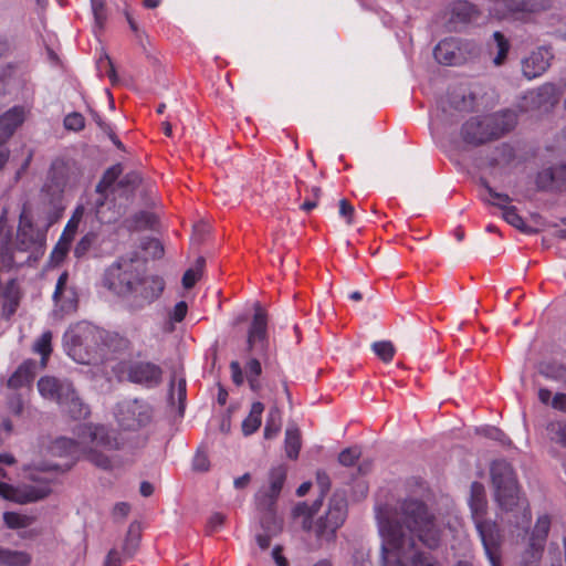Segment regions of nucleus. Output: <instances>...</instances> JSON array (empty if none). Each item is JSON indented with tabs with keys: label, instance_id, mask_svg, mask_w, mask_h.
Masks as SVG:
<instances>
[{
	"label": "nucleus",
	"instance_id": "f257e3e1",
	"mask_svg": "<svg viewBox=\"0 0 566 566\" xmlns=\"http://www.w3.org/2000/svg\"><path fill=\"white\" fill-rule=\"evenodd\" d=\"M377 517L382 536L381 564L386 563L387 557L389 558V555L396 551L389 543L394 534L400 539L396 547L400 558L417 551L416 539L430 549L437 548L440 544L441 532L436 524V518L421 500L405 499L398 504L392 516H385L379 512Z\"/></svg>",
	"mask_w": 566,
	"mask_h": 566
},
{
	"label": "nucleus",
	"instance_id": "f03ea898",
	"mask_svg": "<svg viewBox=\"0 0 566 566\" xmlns=\"http://www.w3.org/2000/svg\"><path fill=\"white\" fill-rule=\"evenodd\" d=\"M316 483L319 488V496L310 505L306 502L297 503L292 515L294 518L302 517V528L313 532L322 545L323 542H332L336 531L343 525L347 514V501L344 496L334 494L329 500L328 510L325 516H321L314 524L313 516L321 510L323 500L331 489V479L325 471H317Z\"/></svg>",
	"mask_w": 566,
	"mask_h": 566
},
{
	"label": "nucleus",
	"instance_id": "7ed1b4c3",
	"mask_svg": "<svg viewBox=\"0 0 566 566\" xmlns=\"http://www.w3.org/2000/svg\"><path fill=\"white\" fill-rule=\"evenodd\" d=\"M45 240L46 231L36 228L23 210L14 241L0 245V270L36 262L44 254Z\"/></svg>",
	"mask_w": 566,
	"mask_h": 566
},
{
	"label": "nucleus",
	"instance_id": "20e7f679",
	"mask_svg": "<svg viewBox=\"0 0 566 566\" xmlns=\"http://www.w3.org/2000/svg\"><path fill=\"white\" fill-rule=\"evenodd\" d=\"M517 124V114L512 109L475 115L465 120L460 130L462 140L479 147L497 140L511 133Z\"/></svg>",
	"mask_w": 566,
	"mask_h": 566
},
{
	"label": "nucleus",
	"instance_id": "39448f33",
	"mask_svg": "<svg viewBox=\"0 0 566 566\" xmlns=\"http://www.w3.org/2000/svg\"><path fill=\"white\" fill-rule=\"evenodd\" d=\"M469 506L486 558L491 566H502L503 534L496 522L485 518L488 502L480 482L471 484Z\"/></svg>",
	"mask_w": 566,
	"mask_h": 566
},
{
	"label": "nucleus",
	"instance_id": "423d86ee",
	"mask_svg": "<svg viewBox=\"0 0 566 566\" xmlns=\"http://www.w3.org/2000/svg\"><path fill=\"white\" fill-rule=\"evenodd\" d=\"M67 355L78 364L90 365L97 361L104 352V329L81 322L71 326L63 336Z\"/></svg>",
	"mask_w": 566,
	"mask_h": 566
},
{
	"label": "nucleus",
	"instance_id": "0eeeda50",
	"mask_svg": "<svg viewBox=\"0 0 566 566\" xmlns=\"http://www.w3.org/2000/svg\"><path fill=\"white\" fill-rule=\"evenodd\" d=\"M145 273L144 265L136 258L120 256L113 262L103 276V285L117 295L133 294L136 282Z\"/></svg>",
	"mask_w": 566,
	"mask_h": 566
},
{
	"label": "nucleus",
	"instance_id": "6e6552de",
	"mask_svg": "<svg viewBox=\"0 0 566 566\" xmlns=\"http://www.w3.org/2000/svg\"><path fill=\"white\" fill-rule=\"evenodd\" d=\"M494 497L502 510H512L518 502V484L513 467L505 460L493 461L490 467Z\"/></svg>",
	"mask_w": 566,
	"mask_h": 566
},
{
	"label": "nucleus",
	"instance_id": "1a4fd4ad",
	"mask_svg": "<svg viewBox=\"0 0 566 566\" xmlns=\"http://www.w3.org/2000/svg\"><path fill=\"white\" fill-rule=\"evenodd\" d=\"M115 417L122 429L136 431L151 421L153 407L139 399L125 400L117 405Z\"/></svg>",
	"mask_w": 566,
	"mask_h": 566
},
{
	"label": "nucleus",
	"instance_id": "9d476101",
	"mask_svg": "<svg viewBox=\"0 0 566 566\" xmlns=\"http://www.w3.org/2000/svg\"><path fill=\"white\" fill-rule=\"evenodd\" d=\"M126 375L128 381L153 389L163 382L164 370L160 365L149 360H133L127 364Z\"/></svg>",
	"mask_w": 566,
	"mask_h": 566
},
{
	"label": "nucleus",
	"instance_id": "9b49d317",
	"mask_svg": "<svg viewBox=\"0 0 566 566\" xmlns=\"http://www.w3.org/2000/svg\"><path fill=\"white\" fill-rule=\"evenodd\" d=\"M248 352L266 356L269 348L268 314L264 308L256 304L254 314L248 329Z\"/></svg>",
	"mask_w": 566,
	"mask_h": 566
},
{
	"label": "nucleus",
	"instance_id": "f8f14e48",
	"mask_svg": "<svg viewBox=\"0 0 566 566\" xmlns=\"http://www.w3.org/2000/svg\"><path fill=\"white\" fill-rule=\"evenodd\" d=\"M55 311L62 315L75 313L78 308L80 295L74 283L70 282V274L63 271L57 277L52 294Z\"/></svg>",
	"mask_w": 566,
	"mask_h": 566
},
{
	"label": "nucleus",
	"instance_id": "ddd939ff",
	"mask_svg": "<svg viewBox=\"0 0 566 566\" xmlns=\"http://www.w3.org/2000/svg\"><path fill=\"white\" fill-rule=\"evenodd\" d=\"M471 44L455 38L441 40L433 50L434 59L443 65H461L467 62Z\"/></svg>",
	"mask_w": 566,
	"mask_h": 566
},
{
	"label": "nucleus",
	"instance_id": "4468645a",
	"mask_svg": "<svg viewBox=\"0 0 566 566\" xmlns=\"http://www.w3.org/2000/svg\"><path fill=\"white\" fill-rule=\"evenodd\" d=\"M285 480L286 468L284 465H277L270 470L269 489L260 490L255 494V502L259 510L268 512L270 514L274 513L276 500L282 491Z\"/></svg>",
	"mask_w": 566,
	"mask_h": 566
},
{
	"label": "nucleus",
	"instance_id": "2eb2a0df",
	"mask_svg": "<svg viewBox=\"0 0 566 566\" xmlns=\"http://www.w3.org/2000/svg\"><path fill=\"white\" fill-rule=\"evenodd\" d=\"M399 541L398 535L394 534L389 543L394 545V547H398ZM389 556L390 557H387V562L384 563L382 566H442L431 554L421 551H415L411 555L401 558L398 557L397 551H395L394 554Z\"/></svg>",
	"mask_w": 566,
	"mask_h": 566
},
{
	"label": "nucleus",
	"instance_id": "dca6fc26",
	"mask_svg": "<svg viewBox=\"0 0 566 566\" xmlns=\"http://www.w3.org/2000/svg\"><path fill=\"white\" fill-rule=\"evenodd\" d=\"M553 53L549 48L541 46L522 61V72L528 80L544 74L551 65Z\"/></svg>",
	"mask_w": 566,
	"mask_h": 566
},
{
	"label": "nucleus",
	"instance_id": "f3484780",
	"mask_svg": "<svg viewBox=\"0 0 566 566\" xmlns=\"http://www.w3.org/2000/svg\"><path fill=\"white\" fill-rule=\"evenodd\" d=\"M38 389L43 398L61 405L72 395L73 385L70 381L46 376L39 379Z\"/></svg>",
	"mask_w": 566,
	"mask_h": 566
},
{
	"label": "nucleus",
	"instance_id": "a211bd4d",
	"mask_svg": "<svg viewBox=\"0 0 566 566\" xmlns=\"http://www.w3.org/2000/svg\"><path fill=\"white\" fill-rule=\"evenodd\" d=\"M136 289L134 293L136 297L140 298L143 304H151L158 300L164 290L165 281L159 275L146 276L145 273L140 275V280L136 282Z\"/></svg>",
	"mask_w": 566,
	"mask_h": 566
},
{
	"label": "nucleus",
	"instance_id": "6ab92c4d",
	"mask_svg": "<svg viewBox=\"0 0 566 566\" xmlns=\"http://www.w3.org/2000/svg\"><path fill=\"white\" fill-rule=\"evenodd\" d=\"M25 108L13 106L0 116V143H7L25 120Z\"/></svg>",
	"mask_w": 566,
	"mask_h": 566
},
{
	"label": "nucleus",
	"instance_id": "aec40b11",
	"mask_svg": "<svg viewBox=\"0 0 566 566\" xmlns=\"http://www.w3.org/2000/svg\"><path fill=\"white\" fill-rule=\"evenodd\" d=\"M480 11L468 0H457L450 6V22L467 24L476 20Z\"/></svg>",
	"mask_w": 566,
	"mask_h": 566
},
{
	"label": "nucleus",
	"instance_id": "412c9836",
	"mask_svg": "<svg viewBox=\"0 0 566 566\" xmlns=\"http://www.w3.org/2000/svg\"><path fill=\"white\" fill-rule=\"evenodd\" d=\"M515 159V149L507 143L495 147L492 155L486 159L489 169L504 168L510 166Z\"/></svg>",
	"mask_w": 566,
	"mask_h": 566
},
{
	"label": "nucleus",
	"instance_id": "4be33fe9",
	"mask_svg": "<svg viewBox=\"0 0 566 566\" xmlns=\"http://www.w3.org/2000/svg\"><path fill=\"white\" fill-rule=\"evenodd\" d=\"M36 364L33 360L23 361L8 379V387L18 389L32 382Z\"/></svg>",
	"mask_w": 566,
	"mask_h": 566
},
{
	"label": "nucleus",
	"instance_id": "5701e85b",
	"mask_svg": "<svg viewBox=\"0 0 566 566\" xmlns=\"http://www.w3.org/2000/svg\"><path fill=\"white\" fill-rule=\"evenodd\" d=\"M63 411L69 413L73 419H85L90 416V407L82 401L73 388V392L64 402L59 405Z\"/></svg>",
	"mask_w": 566,
	"mask_h": 566
},
{
	"label": "nucleus",
	"instance_id": "b1692460",
	"mask_svg": "<svg viewBox=\"0 0 566 566\" xmlns=\"http://www.w3.org/2000/svg\"><path fill=\"white\" fill-rule=\"evenodd\" d=\"M499 18H505L509 13L533 11L527 0H495L494 2Z\"/></svg>",
	"mask_w": 566,
	"mask_h": 566
},
{
	"label": "nucleus",
	"instance_id": "393cba45",
	"mask_svg": "<svg viewBox=\"0 0 566 566\" xmlns=\"http://www.w3.org/2000/svg\"><path fill=\"white\" fill-rule=\"evenodd\" d=\"M263 411L264 405L261 401L252 403L248 417L242 421V432L244 436L253 434L259 430Z\"/></svg>",
	"mask_w": 566,
	"mask_h": 566
},
{
	"label": "nucleus",
	"instance_id": "a878e982",
	"mask_svg": "<svg viewBox=\"0 0 566 566\" xmlns=\"http://www.w3.org/2000/svg\"><path fill=\"white\" fill-rule=\"evenodd\" d=\"M31 556L27 552L13 551L0 546V566H29Z\"/></svg>",
	"mask_w": 566,
	"mask_h": 566
},
{
	"label": "nucleus",
	"instance_id": "bb28decb",
	"mask_svg": "<svg viewBox=\"0 0 566 566\" xmlns=\"http://www.w3.org/2000/svg\"><path fill=\"white\" fill-rule=\"evenodd\" d=\"M284 444L286 457L296 460L302 448L301 432L297 428L286 429Z\"/></svg>",
	"mask_w": 566,
	"mask_h": 566
},
{
	"label": "nucleus",
	"instance_id": "cd10ccee",
	"mask_svg": "<svg viewBox=\"0 0 566 566\" xmlns=\"http://www.w3.org/2000/svg\"><path fill=\"white\" fill-rule=\"evenodd\" d=\"M3 297L6 300L4 310L8 312V315L14 314L20 303V290L14 279L7 283L3 290Z\"/></svg>",
	"mask_w": 566,
	"mask_h": 566
},
{
	"label": "nucleus",
	"instance_id": "c85d7f7f",
	"mask_svg": "<svg viewBox=\"0 0 566 566\" xmlns=\"http://www.w3.org/2000/svg\"><path fill=\"white\" fill-rule=\"evenodd\" d=\"M493 43L496 49V53L492 60L493 64L496 66L503 65L506 61L511 48L510 41L502 32L495 31L493 33Z\"/></svg>",
	"mask_w": 566,
	"mask_h": 566
},
{
	"label": "nucleus",
	"instance_id": "c756f323",
	"mask_svg": "<svg viewBox=\"0 0 566 566\" xmlns=\"http://www.w3.org/2000/svg\"><path fill=\"white\" fill-rule=\"evenodd\" d=\"M549 528L551 517L547 514L538 516L530 539L534 543L545 546Z\"/></svg>",
	"mask_w": 566,
	"mask_h": 566
},
{
	"label": "nucleus",
	"instance_id": "7c9ffc66",
	"mask_svg": "<svg viewBox=\"0 0 566 566\" xmlns=\"http://www.w3.org/2000/svg\"><path fill=\"white\" fill-rule=\"evenodd\" d=\"M545 546L528 539L527 547L524 549L521 556L522 566H536L541 560Z\"/></svg>",
	"mask_w": 566,
	"mask_h": 566
},
{
	"label": "nucleus",
	"instance_id": "2f4dec72",
	"mask_svg": "<svg viewBox=\"0 0 566 566\" xmlns=\"http://www.w3.org/2000/svg\"><path fill=\"white\" fill-rule=\"evenodd\" d=\"M546 432L552 442L566 448V421H549L546 426Z\"/></svg>",
	"mask_w": 566,
	"mask_h": 566
},
{
	"label": "nucleus",
	"instance_id": "473e14b6",
	"mask_svg": "<svg viewBox=\"0 0 566 566\" xmlns=\"http://www.w3.org/2000/svg\"><path fill=\"white\" fill-rule=\"evenodd\" d=\"M282 416L277 407H272L268 413L264 427V437L266 439L274 438L281 430Z\"/></svg>",
	"mask_w": 566,
	"mask_h": 566
},
{
	"label": "nucleus",
	"instance_id": "72a5a7b5",
	"mask_svg": "<svg viewBox=\"0 0 566 566\" xmlns=\"http://www.w3.org/2000/svg\"><path fill=\"white\" fill-rule=\"evenodd\" d=\"M104 347H107L112 352H125L129 349L130 342L118 333L104 331Z\"/></svg>",
	"mask_w": 566,
	"mask_h": 566
},
{
	"label": "nucleus",
	"instance_id": "f704fd0d",
	"mask_svg": "<svg viewBox=\"0 0 566 566\" xmlns=\"http://www.w3.org/2000/svg\"><path fill=\"white\" fill-rule=\"evenodd\" d=\"M52 333L50 331L44 332L34 343L33 350L41 356V363L43 366L46 365L52 353Z\"/></svg>",
	"mask_w": 566,
	"mask_h": 566
},
{
	"label": "nucleus",
	"instance_id": "c9c22d12",
	"mask_svg": "<svg viewBox=\"0 0 566 566\" xmlns=\"http://www.w3.org/2000/svg\"><path fill=\"white\" fill-rule=\"evenodd\" d=\"M371 350L384 363H390L396 353V348L390 340H379L373 343Z\"/></svg>",
	"mask_w": 566,
	"mask_h": 566
},
{
	"label": "nucleus",
	"instance_id": "e433bc0d",
	"mask_svg": "<svg viewBox=\"0 0 566 566\" xmlns=\"http://www.w3.org/2000/svg\"><path fill=\"white\" fill-rule=\"evenodd\" d=\"M3 521L9 528L18 530L30 526L34 518L15 512H6L3 514Z\"/></svg>",
	"mask_w": 566,
	"mask_h": 566
},
{
	"label": "nucleus",
	"instance_id": "4c0bfd02",
	"mask_svg": "<svg viewBox=\"0 0 566 566\" xmlns=\"http://www.w3.org/2000/svg\"><path fill=\"white\" fill-rule=\"evenodd\" d=\"M71 243L72 240L66 239L64 237H60L50 255V262L53 265H59L65 260L70 251Z\"/></svg>",
	"mask_w": 566,
	"mask_h": 566
},
{
	"label": "nucleus",
	"instance_id": "58836bf2",
	"mask_svg": "<svg viewBox=\"0 0 566 566\" xmlns=\"http://www.w3.org/2000/svg\"><path fill=\"white\" fill-rule=\"evenodd\" d=\"M496 207H499L502 210V216L504 220L513 226L516 229L523 230L525 227L524 219L520 216L516 207L514 206H505L502 203H496Z\"/></svg>",
	"mask_w": 566,
	"mask_h": 566
},
{
	"label": "nucleus",
	"instance_id": "ea45409f",
	"mask_svg": "<svg viewBox=\"0 0 566 566\" xmlns=\"http://www.w3.org/2000/svg\"><path fill=\"white\" fill-rule=\"evenodd\" d=\"M120 174L119 166H113L108 168L99 182L96 185V192L104 195L117 180L118 176Z\"/></svg>",
	"mask_w": 566,
	"mask_h": 566
},
{
	"label": "nucleus",
	"instance_id": "a19ab883",
	"mask_svg": "<svg viewBox=\"0 0 566 566\" xmlns=\"http://www.w3.org/2000/svg\"><path fill=\"white\" fill-rule=\"evenodd\" d=\"M515 507H517L518 511L521 512L520 517H518V515H515V518H517L515 521V526L523 527V528L528 527L531 518H532L531 509L528 506V503L525 500L521 501V497L518 496L517 504L514 505L512 510H505V511L513 512Z\"/></svg>",
	"mask_w": 566,
	"mask_h": 566
},
{
	"label": "nucleus",
	"instance_id": "79ce46f5",
	"mask_svg": "<svg viewBox=\"0 0 566 566\" xmlns=\"http://www.w3.org/2000/svg\"><path fill=\"white\" fill-rule=\"evenodd\" d=\"M83 212H84V209L83 207H77L74 211V213L72 214V217L70 218V220L67 221L61 237H64L66 239H70L73 241L74 237H75V233L77 231V228H78V224H80V221L83 217Z\"/></svg>",
	"mask_w": 566,
	"mask_h": 566
},
{
	"label": "nucleus",
	"instance_id": "37998d69",
	"mask_svg": "<svg viewBox=\"0 0 566 566\" xmlns=\"http://www.w3.org/2000/svg\"><path fill=\"white\" fill-rule=\"evenodd\" d=\"M97 235L94 232L86 233L75 245L74 256L76 259L83 258L96 242Z\"/></svg>",
	"mask_w": 566,
	"mask_h": 566
},
{
	"label": "nucleus",
	"instance_id": "c03bdc74",
	"mask_svg": "<svg viewBox=\"0 0 566 566\" xmlns=\"http://www.w3.org/2000/svg\"><path fill=\"white\" fill-rule=\"evenodd\" d=\"M64 127L67 130L81 132L85 128V118L78 112H72L64 117Z\"/></svg>",
	"mask_w": 566,
	"mask_h": 566
},
{
	"label": "nucleus",
	"instance_id": "a18cd8bd",
	"mask_svg": "<svg viewBox=\"0 0 566 566\" xmlns=\"http://www.w3.org/2000/svg\"><path fill=\"white\" fill-rule=\"evenodd\" d=\"M555 180V172L552 168L544 169L539 171L536 176V187L541 191H546L552 189Z\"/></svg>",
	"mask_w": 566,
	"mask_h": 566
},
{
	"label": "nucleus",
	"instance_id": "49530a36",
	"mask_svg": "<svg viewBox=\"0 0 566 566\" xmlns=\"http://www.w3.org/2000/svg\"><path fill=\"white\" fill-rule=\"evenodd\" d=\"M481 186L485 189L489 196L496 201H488L489 203L496 206V203H502L505 206H510L509 203L512 201L511 197L506 193H501L495 191L489 184L485 178L480 179Z\"/></svg>",
	"mask_w": 566,
	"mask_h": 566
},
{
	"label": "nucleus",
	"instance_id": "de8ad7c7",
	"mask_svg": "<svg viewBox=\"0 0 566 566\" xmlns=\"http://www.w3.org/2000/svg\"><path fill=\"white\" fill-rule=\"evenodd\" d=\"M360 455L361 451L358 447H349L339 453L338 461L344 467H352L360 458Z\"/></svg>",
	"mask_w": 566,
	"mask_h": 566
},
{
	"label": "nucleus",
	"instance_id": "09e8293b",
	"mask_svg": "<svg viewBox=\"0 0 566 566\" xmlns=\"http://www.w3.org/2000/svg\"><path fill=\"white\" fill-rule=\"evenodd\" d=\"M308 195L304 202L300 206V209L305 212H311L318 205V199L322 195V189L317 186H313L310 190H307Z\"/></svg>",
	"mask_w": 566,
	"mask_h": 566
},
{
	"label": "nucleus",
	"instance_id": "8fccbe9b",
	"mask_svg": "<svg viewBox=\"0 0 566 566\" xmlns=\"http://www.w3.org/2000/svg\"><path fill=\"white\" fill-rule=\"evenodd\" d=\"M139 544V535L134 534L133 526L129 527L124 545H123V553L127 557H133L136 553Z\"/></svg>",
	"mask_w": 566,
	"mask_h": 566
},
{
	"label": "nucleus",
	"instance_id": "3c124183",
	"mask_svg": "<svg viewBox=\"0 0 566 566\" xmlns=\"http://www.w3.org/2000/svg\"><path fill=\"white\" fill-rule=\"evenodd\" d=\"M338 214L350 226L354 223L355 208L347 199H340L338 203Z\"/></svg>",
	"mask_w": 566,
	"mask_h": 566
},
{
	"label": "nucleus",
	"instance_id": "603ef678",
	"mask_svg": "<svg viewBox=\"0 0 566 566\" xmlns=\"http://www.w3.org/2000/svg\"><path fill=\"white\" fill-rule=\"evenodd\" d=\"M96 24L102 28L107 19L105 1L98 0L91 4Z\"/></svg>",
	"mask_w": 566,
	"mask_h": 566
},
{
	"label": "nucleus",
	"instance_id": "864d4df0",
	"mask_svg": "<svg viewBox=\"0 0 566 566\" xmlns=\"http://www.w3.org/2000/svg\"><path fill=\"white\" fill-rule=\"evenodd\" d=\"M262 374L261 361L258 358H250L245 365L247 378L260 377Z\"/></svg>",
	"mask_w": 566,
	"mask_h": 566
},
{
	"label": "nucleus",
	"instance_id": "5fc2aeb1",
	"mask_svg": "<svg viewBox=\"0 0 566 566\" xmlns=\"http://www.w3.org/2000/svg\"><path fill=\"white\" fill-rule=\"evenodd\" d=\"M187 311H188V306H187V303L185 301H180L178 302L171 313H170V319L176 322V323H180L181 321L185 319L186 315H187Z\"/></svg>",
	"mask_w": 566,
	"mask_h": 566
},
{
	"label": "nucleus",
	"instance_id": "6e6d98bb",
	"mask_svg": "<svg viewBox=\"0 0 566 566\" xmlns=\"http://www.w3.org/2000/svg\"><path fill=\"white\" fill-rule=\"evenodd\" d=\"M200 279L199 270L188 269L182 275V285L185 289H191Z\"/></svg>",
	"mask_w": 566,
	"mask_h": 566
},
{
	"label": "nucleus",
	"instance_id": "4d7b16f0",
	"mask_svg": "<svg viewBox=\"0 0 566 566\" xmlns=\"http://www.w3.org/2000/svg\"><path fill=\"white\" fill-rule=\"evenodd\" d=\"M231 378L234 385L241 386L244 381L241 365L238 360L230 363Z\"/></svg>",
	"mask_w": 566,
	"mask_h": 566
},
{
	"label": "nucleus",
	"instance_id": "13d9d810",
	"mask_svg": "<svg viewBox=\"0 0 566 566\" xmlns=\"http://www.w3.org/2000/svg\"><path fill=\"white\" fill-rule=\"evenodd\" d=\"M195 471L205 472L209 469V459L205 453L198 452L192 461Z\"/></svg>",
	"mask_w": 566,
	"mask_h": 566
},
{
	"label": "nucleus",
	"instance_id": "bf43d9fd",
	"mask_svg": "<svg viewBox=\"0 0 566 566\" xmlns=\"http://www.w3.org/2000/svg\"><path fill=\"white\" fill-rule=\"evenodd\" d=\"M103 566H123V559L116 548H112L105 556Z\"/></svg>",
	"mask_w": 566,
	"mask_h": 566
},
{
	"label": "nucleus",
	"instance_id": "052dcab7",
	"mask_svg": "<svg viewBox=\"0 0 566 566\" xmlns=\"http://www.w3.org/2000/svg\"><path fill=\"white\" fill-rule=\"evenodd\" d=\"M479 432L490 439L497 440V441H503V439L505 438V434L502 430H500L495 427H492V426H486V427L482 428L481 430H479Z\"/></svg>",
	"mask_w": 566,
	"mask_h": 566
},
{
	"label": "nucleus",
	"instance_id": "680f3d73",
	"mask_svg": "<svg viewBox=\"0 0 566 566\" xmlns=\"http://www.w3.org/2000/svg\"><path fill=\"white\" fill-rule=\"evenodd\" d=\"M224 523V515L221 513H213L207 524V530L209 533L216 532L220 528Z\"/></svg>",
	"mask_w": 566,
	"mask_h": 566
},
{
	"label": "nucleus",
	"instance_id": "e2e57ef3",
	"mask_svg": "<svg viewBox=\"0 0 566 566\" xmlns=\"http://www.w3.org/2000/svg\"><path fill=\"white\" fill-rule=\"evenodd\" d=\"M130 511V505L126 502H118L113 507V517L114 518H125Z\"/></svg>",
	"mask_w": 566,
	"mask_h": 566
},
{
	"label": "nucleus",
	"instance_id": "0e129e2a",
	"mask_svg": "<svg viewBox=\"0 0 566 566\" xmlns=\"http://www.w3.org/2000/svg\"><path fill=\"white\" fill-rule=\"evenodd\" d=\"M8 406H9L10 411L13 415H17V416L21 415L22 410H23V401H22L21 396L20 395L12 396L8 401Z\"/></svg>",
	"mask_w": 566,
	"mask_h": 566
},
{
	"label": "nucleus",
	"instance_id": "69168bd1",
	"mask_svg": "<svg viewBox=\"0 0 566 566\" xmlns=\"http://www.w3.org/2000/svg\"><path fill=\"white\" fill-rule=\"evenodd\" d=\"M552 407L556 410L566 412V394H555V396L552 399Z\"/></svg>",
	"mask_w": 566,
	"mask_h": 566
},
{
	"label": "nucleus",
	"instance_id": "338daca9",
	"mask_svg": "<svg viewBox=\"0 0 566 566\" xmlns=\"http://www.w3.org/2000/svg\"><path fill=\"white\" fill-rule=\"evenodd\" d=\"M135 40H136L137 44L142 48L143 52L146 55H149V51L147 49V44H149V38L146 34V32L140 30L137 33H135Z\"/></svg>",
	"mask_w": 566,
	"mask_h": 566
},
{
	"label": "nucleus",
	"instance_id": "774afa93",
	"mask_svg": "<svg viewBox=\"0 0 566 566\" xmlns=\"http://www.w3.org/2000/svg\"><path fill=\"white\" fill-rule=\"evenodd\" d=\"M283 548L276 545L272 551V557L277 566H289L287 559L282 554Z\"/></svg>",
	"mask_w": 566,
	"mask_h": 566
}]
</instances>
